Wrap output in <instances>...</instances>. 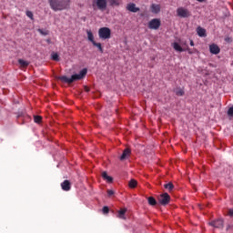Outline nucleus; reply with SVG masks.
Instances as JSON below:
<instances>
[{"label":"nucleus","instance_id":"nucleus-26","mask_svg":"<svg viewBox=\"0 0 233 233\" xmlns=\"http://www.w3.org/2000/svg\"><path fill=\"white\" fill-rule=\"evenodd\" d=\"M35 123H41L43 121V117L41 116H34Z\"/></svg>","mask_w":233,"mask_h":233},{"label":"nucleus","instance_id":"nucleus-15","mask_svg":"<svg viewBox=\"0 0 233 233\" xmlns=\"http://www.w3.org/2000/svg\"><path fill=\"white\" fill-rule=\"evenodd\" d=\"M197 34L199 37H207V30L201 26L197 28Z\"/></svg>","mask_w":233,"mask_h":233},{"label":"nucleus","instance_id":"nucleus-21","mask_svg":"<svg viewBox=\"0 0 233 233\" xmlns=\"http://www.w3.org/2000/svg\"><path fill=\"white\" fill-rule=\"evenodd\" d=\"M173 48L177 51V52H185V50L183 49V47H181V46H179V44L177 43H174L173 44Z\"/></svg>","mask_w":233,"mask_h":233},{"label":"nucleus","instance_id":"nucleus-2","mask_svg":"<svg viewBox=\"0 0 233 233\" xmlns=\"http://www.w3.org/2000/svg\"><path fill=\"white\" fill-rule=\"evenodd\" d=\"M86 72H88V70L86 68H84L80 71L79 74H75L73 76H71V77L69 78L68 76H58L59 81H62V83H67L68 85H72V83H74V81H79L81 79H83V77H85V76H86Z\"/></svg>","mask_w":233,"mask_h":233},{"label":"nucleus","instance_id":"nucleus-3","mask_svg":"<svg viewBox=\"0 0 233 233\" xmlns=\"http://www.w3.org/2000/svg\"><path fill=\"white\" fill-rule=\"evenodd\" d=\"M108 6V1L106 0H93L92 7L94 10H100V12H105Z\"/></svg>","mask_w":233,"mask_h":233},{"label":"nucleus","instance_id":"nucleus-28","mask_svg":"<svg viewBox=\"0 0 233 233\" xmlns=\"http://www.w3.org/2000/svg\"><path fill=\"white\" fill-rule=\"evenodd\" d=\"M26 15L29 19L34 20V13H32V11H26Z\"/></svg>","mask_w":233,"mask_h":233},{"label":"nucleus","instance_id":"nucleus-29","mask_svg":"<svg viewBox=\"0 0 233 233\" xmlns=\"http://www.w3.org/2000/svg\"><path fill=\"white\" fill-rule=\"evenodd\" d=\"M102 212H103V214H108V212H110V208H108V207L105 206L102 208Z\"/></svg>","mask_w":233,"mask_h":233},{"label":"nucleus","instance_id":"nucleus-22","mask_svg":"<svg viewBox=\"0 0 233 233\" xmlns=\"http://www.w3.org/2000/svg\"><path fill=\"white\" fill-rule=\"evenodd\" d=\"M87 39L88 41L92 42V45L96 43V40H94V34H92V31H87Z\"/></svg>","mask_w":233,"mask_h":233},{"label":"nucleus","instance_id":"nucleus-9","mask_svg":"<svg viewBox=\"0 0 233 233\" xmlns=\"http://www.w3.org/2000/svg\"><path fill=\"white\" fill-rule=\"evenodd\" d=\"M61 188L65 192H68V190H70V188H72V184L70 183V180H64L61 183Z\"/></svg>","mask_w":233,"mask_h":233},{"label":"nucleus","instance_id":"nucleus-32","mask_svg":"<svg viewBox=\"0 0 233 233\" xmlns=\"http://www.w3.org/2000/svg\"><path fill=\"white\" fill-rule=\"evenodd\" d=\"M228 216H229L230 218H233V208L228 209Z\"/></svg>","mask_w":233,"mask_h":233},{"label":"nucleus","instance_id":"nucleus-1","mask_svg":"<svg viewBox=\"0 0 233 233\" xmlns=\"http://www.w3.org/2000/svg\"><path fill=\"white\" fill-rule=\"evenodd\" d=\"M48 3L54 12H61V10H66L70 6V0H48Z\"/></svg>","mask_w":233,"mask_h":233},{"label":"nucleus","instance_id":"nucleus-30","mask_svg":"<svg viewBox=\"0 0 233 233\" xmlns=\"http://www.w3.org/2000/svg\"><path fill=\"white\" fill-rule=\"evenodd\" d=\"M228 116H229V117H233V106L228 108Z\"/></svg>","mask_w":233,"mask_h":233},{"label":"nucleus","instance_id":"nucleus-31","mask_svg":"<svg viewBox=\"0 0 233 233\" xmlns=\"http://www.w3.org/2000/svg\"><path fill=\"white\" fill-rule=\"evenodd\" d=\"M39 34L41 35H48V31H44L43 29H38Z\"/></svg>","mask_w":233,"mask_h":233},{"label":"nucleus","instance_id":"nucleus-33","mask_svg":"<svg viewBox=\"0 0 233 233\" xmlns=\"http://www.w3.org/2000/svg\"><path fill=\"white\" fill-rule=\"evenodd\" d=\"M107 195H108L109 197L114 196V190L108 189V190H107Z\"/></svg>","mask_w":233,"mask_h":233},{"label":"nucleus","instance_id":"nucleus-6","mask_svg":"<svg viewBox=\"0 0 233 233\" xmlns=\"http://www.w3.org/2000/svg\"><path fill=\"white\" fill-rule=\"evenodd\" d=\"M159 26H161V20H159V18L152 19L148 23V28L150 30H157L159 28Z\"/></svg>","mask_w":233,"mask_h":233},{"label":"nucleus","instance_id":"nucleus-35","mask_svg":"<svg viewBox=\"0 0 233 233\" xmlns=\"http://www.w3.org/2000/svg\"><path fill=\"white\" fill-rule=\"evenodd\" d=\"M225 41H227L228 43H230L231 40H230L229 37H228V38L225 39Z\"/></svg>","mask_w":233,"mask_h":233},{"label":"nucleus","instance_id":"nucleus-37","mask_svg":"<svg viewBox=\"0 0 233 233\" xmlns=\"http://www.w3.org/2000/svg\"><path fill=\"white\" fill-rule=\"evenodd\" d=\"M198 3H204L205 0H197Z\"/></svg>","mask_w":233,"mask_h":233},{"label":"nucleus","instance_id":"nucleus-7","mask_svg":"<svg viewBox=\"0 0 233 233\" xmlns=\"http://www.w3.org/2000/svg\"><path fill=\"white\" fill-rule=\"evenodd\" d=\"M158 201L163 207L168 205V203H170V195H168V193L160 195Z\"/></svg>","mask_w":233,"mask_h":233},{"label":"nucleus","instance_id":"nucleus-14","mask_svg":"<svg viewBox=\"0 0 233 233\" xmlns=\"http://www.w3.org/2000/svg\"><path fill=\"white\" fill-rule=\"evenodd\" d=\"M101 177L107 183H112L114 181V178L112 177L108 176V173H106V171H103L101 174Z\"/></svg>","mask_w":233,"mask_h":233},{"label":"nucleus","instance_id":"nucleus-10","mask_svg":"<svg viewBox=\"0 0 233 233\" xmlns=\"http://www.w3.org/2000/svg\"><path fill=\"white\" fill-rule=\"evenodd\" d=\"M209 52L211 54H214L215 56H218V54H219V52H221V49L219 48V46L216 44H212L209 46Z\"/></svg>","mask_w":233,"mask_h":233},{"label":"nucleus","instance_id":"nucleus-20","mask_svg":"<svg viewBox=\"0 0 233 233\" xmlns=\"http://www.w3.org/2000/svg\"><path fill=\"white\" fill-rule=\"evenodd\" d=\"M93 46H95L97 48V50L99 51L100 54H103L104 50H103V46L101 45V43L93 42Z\"/></svg>","mask_w":233,"mask_h":233},{"label":"nucleus","instance_id":"nucleus-17","mask_svg":"<svg viewBox=\"0 0 233 233\" xmlns=\"http://www.w3.org/2000/svg\"><path fill=\"white\" fill-rule=\"evenodd\" d=\"M160 10H161V7L159 6V5L153 4L151 5V12L153 14H159Z\"/></svg>","mask_w":233,"mask_h":233},{"label":"nucleus","instance_id":"nucleus-4","mask_svg":"<svg viewBox=\"0 0 233 233\" xmlns=\"http://www.w3.org/2000/svg\"><path fill=\"white\" fill-rule=\"evenodd\" d=\"M112 31L108 27H102L98 30V36L100 39H110Z\"/></svg>","mask_w":233,"mask_h":233},{"label":"nucleus","instance_id":"nucleus-5","mask_svg":"<svg viewBox=\"0 0 233 233\" xmlns=\"http://www.w3.org/2000/svg\"><path fill=\"white\" fill-rule=\"evenodd\" d=\"M177 15L178 17L186 19L187 17H190V15H192V13H190V11L185 7H178L177 9Z\"/></svg>","mask_w":233,"mask_h":233},{"label":"nucleus","instance_id":"nucleus-19","mask_svg":"<svg viewBox=\"0 0 233 233\" xmlns=\"http://www.w3.org/2000/svg\"><path fill=\"white\" fill-rule=\"evenodd\" d=\"M18 63H19L21 68H26V66H28V65H30V62H28L26 60H23V59H19Z\"/></svg>","mask_w":233,"mask_h":233},{"label":"nucleus","instance_id":"nucleus-12","mask_svg":"<svg viewBox=\"0 0 233 233\" xmlns=\"http://www.w3.org/2000/svg\"><path fill=\"white\" fill-rule=\"evenodd\" d=\"M130 154H132V151L130 150V148L124 149V151L120 157V161H125V159H127L128 157L130 156Z\"/></svg>","mask_w":233,"mask_h":233},{"label":"nucleus","instance_id":"nucleus-8","mask_svg":"<svg viewBox=\"0 0 233 233\" xmlns=\"http://www.w3.org/2000/svg\"><path fill=\"white\" fill-rule=\"evenodd\" d=\"M223 224L224 222L221 218H218L209 223V225H211V227H214L215 228H223Z\"/></svg>","mask_w":233,"mask_h":233},{"label":"nucleus","instance_id":"nucleus-36","mask_svg":"<svg viewBox=\"0 0 233 233\" xmlns=\"http://www.w3.org/2000/svg\"><path fill=\"white\" fill-rule=\"evenodd\" d=\"M190 46H194V41L190 40Z\"/></svg>","mask_w":233,"mask_h":233},{"label":"nucleus","instance_id":"nucleus-34","mask_svg":"<svg viewBox=\"0 0 233 233\" xmlns=\"http://www.w3.org/2000/svg\"><path fill=\"white\" fill-rule=\"evenodd\" d=\"M84 90H85V92H90V87H88V86H86L84 87Z\"/></svg>","mask_w":233,"mask_h":233},{"label":"nucleus","instance_id":"nucleus-27","mask_svg":"<svg viewBox=\"0 0 233 233\" xmlns=\"http://www.w3.org/2000/svg\"><path fill=\"white\" fill-rule=\"evenodd\" d=\"M51 59H53V61H59V55L57 53L53 54Z\"/></svg>","mask_w":233,"mask_h":233},{"label":"nucleus","instance_id":"nucleus-13","mask_svg":"<svg viewBox=\"0 0 233 233\" xmlns=\"http://www.w3.org/2000/svg\"><path fill=\"white\" fill-rule=\"evenodd\" d=\"M107 3H109V6H111L112 8L116 6H121V5H123L122 0H107Z\"/></svg>","mask_w":233,"mask_h":233},{"label":"nucleus","instance_id":"nucleus-11","mask_svg":"<svg viewBox=\"0 0 233 233\" xmlns=\"http://www.w3.org/2000/svg\"><path fill=\"white\" fill-rule=\"evenodd\" d=\"M127 10H128V12H133V14H136L139 12V7H137L136 4L130 3V4H127Z\"/></svg>","mask_w":233,"mask_h":233},{"label":"nucleus","instance_id":"nucleus-16","mask_svg":"<svg viewBox=\"0 0 233 233\" xmlns=\"http://www.w3.org/2000/svg\"><path fill=\"white\" fill-rule=\"evenodd\" d=\"M125 214H127V208H121L120 210L117 211L116 218H119V219H127Z\"/></svg>","mask_w":233,"mask_h":233},{"label":"nucleus","instance_id":"nucleus-23","mask_svg":"<svg viewBox=\"0 0 233 233\" xmlns=\"http://www.w3.org/2000/svg\"><path fill=\"white\" fill-rule=\"evenodd\" d=\"M128 185L129 188H136L137 187V181L136 179H131Z\"/></svg>","mask_w":233,"mask_h":233},{"label":"nucleus","instance_id":"nucleus-38","mask_svg":"<svg viewBox=\"0 0 233 233\" xmlns=\"http://www.w3.org/2000/svg\"><path fill=\"white\" fill-rule=\"evenodd\" d=\"M17 117H21V115H18Z\"/></svg>","mask_w":233,"mask_h":233},{"label":"nucleus","instance_id":"nucleus-18","mask_svg":"<svg viewBox=\"0 0 233 233\" xmlns=\"http://www.w3.org/2000/svg\"><path fill=\"white\" fill-rule=\"evenodd\" d=\"M147 201L148 205H150L151 207H156L157 205V201L156 200V198H154V197H148Z\"/></svg>","mask_w":233,"mask_h":233},{"label":"nucleus","instance_id":"nucleus-25","mask_svg":"<svg viewBox=\"0 0 233 233\" xmlns=\"http://www.w3.org/2000/svg\"><path fill=\"white\" fill-rule=\"evenodd\" d=\"M164 187L167 188V190H174V184H172V182H169L167 184L164 185Z\"/></svg>","mask_w":233,"mask_h":233},{"label":"nucleus","instance_id":"nucleus-24","mask_svg":"<svg viewBox=\"0 0 233 233\" xmlns=\"http://www.w3.org/2000/svg\"><path fill=\"white\" fill-rule=\"evenodd\" d=\"M175 92L177 96H185V90H183V88L181 87L177 88Z\"/></svg>","mask_w":233,"mask_h":233}]
</instances>
